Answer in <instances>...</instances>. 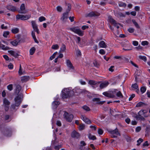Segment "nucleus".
I'll return each instance as SVG.
<instances>
[{"label":"nucleus","instance_id":"f257e3e1","mask_svg":"<svg viewBox=\"0 0 150 150\" xmlns=\"http://www.w3.org/2000/svg\"><path fill=\"white\" fill-rule=\"evenodd\" d=\"M74 95V92L69 88H65L62 91V97L63 99L67 98Z\"/></svg>","mask_w":150,"mask_h":150},{"label":"nucleus","instance_id":"f03ea898","mask_svg":"<svg viewBox=\"0 0 150 150\" xmlns=\"http://www.w3.org/2000/svg\"><path fill=\"white\" fill-rule=\"evenodd\" d=\"M69 30L75 33L78 34L80 36H82L83 35V32L78 26L70 28H69Z\"/></svg>","mask_w":150,"mask_h":150},{"label":"nucleus","instance_id":"7ed1b4c3","mask_svg":"<svg viewBox=\"0 0 150 150\" xmlns=\"http://www.w3.org/2000/svg\"><path fill=\"white\" fill-rule=\"evenodd\" d=\"M64 118L66 120V121L71 122L74 116L72 114H69L67 112L65 111L63 115Z\"/></svg>","mask_w":150,"mask_h":150},{"label":"nucleus","instance_id":"20e7f679","mask_svg":"<svg viewBox=\"0 0 150 150\" xmlns=\"http://www.w3.org/2000/svg\"><path fill=\"white\" fill-rule=\"evenodd\" d=\"M31 17L30 15H23L18 14L16 16V19H20L21 20H25Z\"/></svg>","mask_w":150,"mask_h":150},{"label":"nucleus","instance_id":"39448f33","mask_svg":"<svg viewBox=\"0 0 150 150\" xmlns=\"http://www.w3.org/2000/svg\"><path fill=\"white\" fill-rule=\"evenodd\" d=\"M3 104L4 105L5 110L6 111H8L9 109V105H10V102L6 98H4L3 99Z\"/></svg>","mask_w":150,"mask_h":150},{"label":"nucleus","instance_id":"423d86ee","mask_svg":"<svg viewBox=\"0 0 150 150\" xmlns=\"http://www.w3.org/2000/svg\"><path fill=\"white\" fill-rule=\"evenodd\" d=\"M72 91L74 92V93H77V95H79L82 93H84L87 92V91L85 90L81 89L78 88H76L74 89Z\"/></svg>","mask_w":150,"mask_h":150},{"label":"nucleus","instance_id":"0eeeda50","mask_svg":"<svg viewBox=\"0 0 150 150\" xmlns=\"http://www.w3.org/2000/svg\"><path fill=\"white\" fill-rule=\"evenodd\" d=\"M14 100L15 101V105L16 107L19 106L22 102L21 98L19 96H18L16 97L14 99Z\"/></svg>","mask_w":150,"mask_h":150},{"label":"nucleus","instance_id":"6e6552de","mask_svg":"<svg viewBox=\"0 0 150 150\" xmlns=\"http://www.w3.org/2000/svg\"><path fill=\"white\" fill-rule=\"evenodd\" d=\"M19 13L25 14L27 13V11L25 10V4H22L20 6V10L18 11Z\"/></svg>","mask_w":150,"mask_h":150},{"label":"nucleus","instance_id":"1a4fd4ad","mask_svg":"<svg viewBox=\"0 0 150 150\" xmlns=\"http://www.w3.org/2000/svg\"><path fill=\"white\" fill-rule=\"evenodd\" d=\"M100 14L96 11H92L89 13L87 16L89 17H96L100 16Z\"/></svg>","mask_w":150,"mask_h":150},{"label":"nucleus","instance_id":"9d476101","mask_svg":"<svg viewBox=\"0 0 150 150\" xmlns=\"http://www.w3.org/2000/svg\"><path fill=\"white\" fill-rule=\"evenodd\" d=\"M69 12L66 11L65 13H64L63 14V16L61 18V19L63 22H65L66 20L68 18Z\"/></svg>","mask_w":150,"mask_h":150},{"label":"nucleus","instance_id":"9b49d317","mask_svg":"<svg viewBox=\"0 0 150 150\" xmlns=\"http://www.w3.org/2000/svg\"><path fill=\"white\" fill-rule=\"evenodd\" d=\"M92 101L93 102H96V104H103L105 102V101H100V99L99 98H94L93 99Z\"/></svg>","mask_w":150,"mask_h":150},{"label":"nucleus","instance_id":"f8f14e48","mask_svg":"<svg viewBox=\"0 0 150 150\" xmlns=\"http://www.w3.org/2000/svg\"><path fill=\"white\" fill-rule=\"evenodd\" d=\"M6 8L8 10L13 12H14L16 10V7L11 5L7 6Z\"/></svg>","mask_w":150,"mask_h":150},{"label":"nucleus","instance_id":"ddd939ff","mask_svg":"<svg viewBox=\"0 0 150 150\" xmlns=\"http://www.w3.org/2000/svg\"><path fill=\"white\" fill-rule=\"evenodd\" d=\"M71 136L72 137L78 138L80 136V135L79 133L75 131H74L71 134Z\"/></svg>","mask_w":150,"mask_h":150},{"label":"nucleus","instance_id":"4468645a","mask_svg":"<svg viewBox=\"0 0 150 150\" xmlns=\"http://www.w3.org/2000/svg\"><path fill=\"white\" fill-rule=\"evenodd\" d=\"M109 84V83L108 81H105L100 83V89H103L107 86Z\"/></svg>","mask_w":150,"mask_h":150},{"label":"nucleus","instance_id":"2eb2a0df","mask_svg":"<svg viewBox=\"0 0 150 150\" xmlns=\"http://www.w3.org/2000/svg\"><path fill=\"white\" fill-rule=\"evenodd\" d=\"M110 134H113L116 135L120 136V134L119 132L118 131V129L116 128L114 130L110 131H109Z\"/></svg>","mask_w":150,"mask_h":150},{"label":"nucleus","instance_id":"dca6fc26","mask_svg":"<svg viewBox=\"0 0 150 150\" xmlns=\"http://www.w3.org/2000/svg\"><path fill=\"white\" fill-rule=\"evenodd\" d=\"M103 94L107 97L110 98H113L115 97V96L114 95L107 92H105L103 93Z\"/></svg>","mask_w":150,"mask_h":150},{"label":"nucleus","instance_id":"f3484780","mask_svg":"<svg viewBox=\"0 0 150 150\" xmlns=\"http://www.w3.org/2000/svg\"><path fill=\"white\" fill-rule=\"evenodd\" d=\"M8 52L13 57H16L19 56V54L13 50H8Z\"/></svg>","mask_w":150,"mask_h":150},{"label":"nucleus","instance_id":"a211bd4d","mask_svg":"<svg viewBox=\"0 0 150 150\" xmlns=\"http://www.w3.org/2000/svg\"><path fill=\"white\" fill-rule=\"evenodd\" d=\"M67 66L70 68V69H74V67L73 66L72 63L71 62L70 60L67 59Z\"/></svg>","mask_w":150,"mask_h":150},{"label":"nucleus","instance_id":"6ab92c4d","mask_svg":"<svg viewBox=\"0 0 150 150\" xmlns=\"http://www.w3.org/2000/svg\"><path fill=\"white\" fill-rule=\"evenodd\" d=\"M20 41V40H15L14 41L11 42L10 43L13 46H16L17 45Z\"/></svg>","mask_w":150,"mask_h":150},{"label":"nucleus","instance_id":"aec40b11","mask_svg":"<svg viewBox=\"0 0 150 150\" xmlns=\"http://www.w3.org/2000/svg\"><path fill=\"white\" fill-rule=\"evenodd\" d=\"M21 89V86L19 85H18L16 86V93L18 95Z\"/></svg>","mask_w":150,"mask_h":150},{"label":"nucleus","instance_id":"412c9836","mask_svg":"<svg viewBox=\"0 0 150 150\" xmlns=\"http://www.w3.org/2000/svg\"><path fill=\"white\" fill-rule=\"evenodd\" d=\"M29 79V76H24L22 77L21 81L23 82H25L28 81Z\"/></svg>","mask_w":150,"mask_h":150},{"label":"nucleus","instance_id":"4be33fe9","mask_svg":"<svg viewBox=\"0 0 150 150\" xmlns=\"http://www.w3.org/2000/svg\"><path fill=\"white\" fill-rule=\"evenodd\" d=\"M99 45L101 47L106 48L107 47V45L105 44V42L103 41H101L99 43Z\"/></svg>","mask_w":150,"mask_h":150},{"label":"nucleus","instance_id":"5701e85b","mask_svg":"<svg viewBox=\"0 0 150 150\" xmlns=\"http://www.w3.org/2000/svg\"><path fill=\"white\" fill-rule=\"evenodd\" d=\"M80 145L79 146V149H80L82 150L83 149V147L85 146L86 145V144L83 141H81L80 142Z\"/></svg>","mask_w":150,"mask_h":150},{"label":"nucleus","instance_id":"b1692460","mask_svg":"<svg viewBox=\"0 0 150 150\" xmlns=\"http://www.w3.org/2000/svg\"><path fill=\"white\" fill-rule=\"evenodd\" d=\"M31 23L32 27L34 30L38 28L37 25L35 21H31Z\"/></svg>","mask_w":150,"mask_h":150},{"label":"nucleus","instance_id":"393cba45","mask_svg":"<svg viewBox=\"0 0 150 150\" xmlns=\"http://www.w3.org/2000/svg\"><path fill=\"white\" fill-rule=\"evenodd\" d=\"M132 21L137 28L139 29L140 28L139 26L134 19L132 20Z\"/></svg>","mask_w":150,"mask_h":150},{"label":"nucleus","instance_id":"a878e982","mask_svg":"<svg viewBox=\"0 0 150 150\" xmlns=\"http://www.w3.org/2000/svg\"><path fill=\"white\" fill-rule=\"evenodd\" d=\"M2 49L4 50H8L11 49V48L8 46H6L2 44L1 47Z\"/></svg>","mask_w":150,"mask_h":150},{"label":"nucleus","instance_id":"bb28decb","mask_svg":"<svg viewBox=\"0 0 150 150\" xmlns=\"http://www.w3.org/2000/svg\"><path fill=\"white\" fill-rule=\"evenodd\" d=\"M36 50V49L34 47H33L31 48L30 50V54L31 55H33Z\"/></svg>","mask_w":150,"mask_h":150},{"label":"nucleus","instance_id":"cd10ccee","mask_svg":"<svg viewBox=\"0 0 150 150\" xmlns=\"http://www.w3.org/2000/svg\"><path fill=\"white\" fill-rule=\"evenodd\" d=\"M59 101H54L52 103V105L54 108H56L57 105L59 104Z\"/></svg>","mask_w":150,"mask_h":150},{"label":"nucleus","instance_id":"c85d7f7f","mask_svg":"<svg viewBox=\"0 0 150 150\" xmlns=\"http://www.w3.org/2000/svg\"><path fill=\"white\" fill-rule=\"evenodd\" d=\"M88 137L89 139L93 140L96 139L95 136L92 135L90 133L88 134Z\"/></svg>","mask_w":150,"mask_h":150},{"label":"nucleus","instance_id":"c756f323","mask_svg":"<svg viewBox=\"0 0 150 150\" xmlns=\"http://www.w3.org/2000/svg\"><path fill=\"white\" fill-rule=\"evenodd\" d=\"M12 33L14 34L18 33L19 31V29L18 28L13 29L11 30Z\"/></svg>","mask_w":150,"mask_h":150},{"label":"nucleus","instance_id":"7c9ffc66","mask_svg":"<svg viewBox=\"0 0 150 150\" xmlns=\"http://www.w3.org/2000/svg\"><path fill=\"white\" fill-rule=\"evenodd\" d=\"M110 23L112 24H113L114 26H116V21L113 19L112 18H110Z\"/></svg>","mask_w":150,"mask_h":150},{"label":"nucleus","instance_id":"2f4dec72","mask_svg":"<svg viewBox=\"0 0 150 150\" xmlns=\"http://www.w3.org/2000/svg\"><path fill=\"white\" fill-rule=\"evenodd\" d=\"M66 50V46L63 44L62 47L60 48V52H63L64 51Z\"/></svg>","mask_w":150,"mask_h":150},{"label":"nucleus","instance_id":"473e14b6","mask_svg":"<svg viewBox=\"0 0 150 150\" xmlns=\"http://www.w3.org/2000/svg\"><path fill=\"white\" fill-rule=\"evenodd\" d=\"M9 32L8 31H4L3 34V36L4 38H7L8 35H9Z\"/></svg>","mask_w":150,"mask_h":150},{"label":"nucleus","instance_id":"72a5a7b5","mask_svg":"<svg viewBox=\"0 0 150 150\" xmlns=\"http://www.w3.org/2000/svg\"><path fill=\"white\" fill-rule=\"evenodd\" d=\"M93 64L95 67H98L99 66V64L96 60H94L93 62Z\"/></svg>","mask_w":150,"mask_h":150},{"label":"nucleus","instance_id":"f704fd0d","mask_svg":"<svg viewBox=\"0 0 150 150\" xmlns=\"http://www.w3.org/2000/svg\"><path fill=\"white\" fill-rule=\"evenodd\" d=\"M143 141V140L141 138H139L138 140H137V142L138 143L137 144V146H139L141 142H142Z\"/></svg>","mask_w":150,"mask_h":150},{"label":"nucleus","instance_id":"c9c22d12","mask_svg":"<svg viewBox=\"0 0 150 150\" xmlns=\"http://www.w3.org/2000/svg\"><path fill=\"white\" fill-rule=\"evenodd\" d=\"M146 90L145 87H142L140 88V91L142 93H144Z\"/></svg>","mask_w":150,"mask_h":150},{"label":"nucleus","instance_id":"e433bc0d","mask_svg":"<svg viewBox=\"0 0 150 150\" xmlns=\"http://www.w3.org/2000/svg\"><path fill=\"white\" fill-rule=\"evenodd\" d=\"M11 133V131L9 130H6L5 132V134L7 135V136H10Z\"/></svg>","mask_w":150,"mask_h":150},{"label":"nucleus","instance_id":"4c0bfd02","mask_svg":"<svg viewBox=\"0 0 150 150\" xmlns=\"http://www.w3.org/2000/svg\"><path fill=\"white\" fill-rule=\"evenodd\" d=\"M139 59L143 60L144 62H146V58L145 56L140 55L139 56Z\"/></svg>","mask_w":150,"mask_h":150},{"label":"nucleus","instance_id":"58836bf2","mask_svg":"<svg viewBox=\"0 0 150 150\" xmlns=\"http://www.w3.org/2000/svg\"><path fill=\"white\" fill-rule=\"evenodd\" d=\"M150 132V126H147L145 129V132L146 133H148Z\"/></svg>","mask_w":150,"mask_h":150},{"label":"nucleus","instance_id":"ea45409f","mask_svg":"<svg viewBox=\"0 0 150 150\" xmlns=\"http://www.w3.org/2000/svg\"><path fill=\"white\" fill-rule=\"evenodd\" d=\"M85 128V125L83 124H80L79 125V129L80 130H82Z\"/></svg>","mask_w":150,"mask_h":150},{"label":"nucleus","instance_id":"a19ab883","mask_svg":"<svg viewBox=\"0 0 150 150\" xmlns=\"http://www.w3.org/2000/svg\"><path fill=\"white\" fill-rule=\"evenodd\" d=\"M59 48V46L57 45H52V48L54 50H56L58 49Z\"/></svg>","mask_w":150,"mask_h":150},{"label":"nucleus","instance_id":"79ce46f5","mask_svg":"<svg viewBox=\"0 0 150 150\" xmlns=\"http://www.w3.org/2000/svg\"><path fill=\"white\" fill-rule=\"evenodd\" d=\"M88 83L91 85H96V83L95 81H94L93 80H90L89 81Z\"/></svg>","mask_w":150,"mask_h":150},{"label":"nucleus","instance_id":"37998d69","mask_svg":"<svg viewBox=\"0 0 150 150\" xmlns=\"http://www.w3.org/2000/svg\"><path fill=\"white\" fill-rule=\"evenodd\" d=\"M116 96L117 97H119L121 98H123V97L122 94L120 91H119L117 93H116Z\"/></svg>","mask_w":150,"mask_h":150},{"label":"nucleus","instance_id":"c03bdc74","mask_svg":"<svg viewBox=\"0 0 150 150\" xmlns=\"http://www.w3.org/2000/svg\"><path fill=\"white\" fill-rule=\"evenodd\" d=\"M82 108L83 109L87 111H89L90 110V109L87 106H83Z\"/></svg>","mask_w":150,"mask_h":150},{"label":"nucleus","instance_id":"a18cd8bd","mask_svg":"<svg viewBox=\"0 0 150 150\" xmlns=\"http://www.w3.org/2000/svg\"><path fill=\"white\" fill-rule=\"evenodd\" d=\"M118 5L120 7H125L126 6V4L125 3L122 2L119 3Z\"/></svg>","mask_w":150,"mask_h":150},{"label":"nucleus","instance_id":"49530a36","mask_svg":"<svg viewBox=\"0 0 150 150\" xmlns=\"http://www.w3.org/2000/svg\"><path fill=\"white\" fill-rule=\"evenodd\" d=\"M84 122L86 123L87 124H90L91 123V122L90 120L88 118H86L85 120L84 121Z\"/></svg>","mask_w":150,"mask_h":150},{"label":"nucleus","instance_id":"de8ad7c7","mask_svg":"<svg viewBox=\"0 0 150 150\" xmlns=\"http://www.w3.org/2000/svg\"><path fill=\"white\" fill-rule=\"evenodd\" d=\"M8 89L11 91L13 89V85L12 84H10L7 86Z\"/></svg>","mask_w":150,"mask_h":150},{"label":"nucleus","instance_id":"09e8293b","mask_svg":"<svg viewBox=\"0 0 150 150\" xmlns=\"http://www.w3.org/2000/svg\"><path fill=\"white\" fill-rule=\"evenodd\" d=\"M46 18L44 16H41L39 18V20L40 22H42V21L45 20Z\"/></svg>","mask_w":150,"mask_h":150},{"label":"nucleus","instance_id":"8fccbe9b","mask_svg":"<svg viewBox=\"0 0 150 150\" xmlns=\"http://www.w3.org/2000/svg\"><path fill=\"white\" fill-rule=\"evenodd\" d=\"M149 43V42L147 41H143L142 42V45L143 46L147 45H148Z\"/></svg>","mask_w":150,"mask_h":150},{"label":"nucleus","instance_id":"3c124183","mask_svg":"<svg viewBox=\"0 0 150 150\" xmlns=\"http://www.w3.org/2000/svg\"><path fill=\"white\" fill-rule=\"evenodd\" d=\"M132 87L135 89H137L138 88V86L136 83L132 84Z\"/></svg>","mask_w":150,"mask_h":150},{"label":"nucleus","instance_id":"603ef678","mask_svg":"<svg viewBox=\"0 0 150 150\" xmlns=\"http://www.w3.org/2000/svg\"><path fill=\"white\" fill-rule=\"evenodd\" d=\"M103 131L102 129H101L100 128H99L98 129V132L99 134H100V135L102 134H103Z\"/></svg>","mask_w":150,"mask_h":150},{"label":"nucleus","instance_id":"864d4df0","mask_svg":"<svg viewBox=\"0 0 150 150\" xmlns=\"http://www.w3.org/2000/svg\"><path fill=\"white\" fill-rule=\"evenodd\" d=\"M144 104V103L142 102H139L137 104L136 107H140Z\"/></svg>","mask_w":150,"mask_h":150},{"label":"nucleus","instance_id":"5fc2aeb1","mask_svg":"<svg viewBox=\"0 0 150 150\" xmlns=\"http://www.w3.org/2000/svg\"><path fill=\"white\" fill-rule=\"evenodd\" d=\"M61 147V145H58L57 146H54V148L55 150H59V149Z\"/></svg>","mask_w":150,"mask_h":150},{"label":"nucleus","instance_id":"6e6d98bb","mask_svg":"<svg viewBox=\"0 0 150 150\" xmlns=\"http://www.w3.org/2000/svg\"><path fill=\"white\" fill-rule=\"evenodd\" d=\"M132 44L134 46H137L138 45V42L136 41H133L132 42Z\"/></svg>","mask_w":150,"mask_h":150},{"label":"nucleus","instance_id":"4d7b16f0","mask_svg":"<svg viewBox=\"0 0 150 150\" xmlns=\"http://www.w3.org/2000/svg\"><path fill=\"white\" fill-rule=\"evenodd\" d=\"M149 144L148 143V142L147 141H146L143 144V146L144 147H145L146 146H149Z\"/></svg>","mask_w":150,"mask_h":150},{"label":"nucleus","instance_id":"13d9d810","mask_svg":"<svg viewBox=\"0 0 150 150\" xmlns=\"http://www.w3.org/2000/svg\"><path fill=\"white\" fill-rule=\"evenodd\" d=\"M18 73L20 75H21L23 74L21 69V65H20L19 69L18 71Z\"/></svg>","mask_w":150,"mask_h":150},{"label":"nucleus","instance_id":"bf43d9fd","mask_svg":"<svg viewBox=\"0 0 150 150\" xmlns=\"http://www.w3.org/2000/svg\"><path fill=\"white\" fill-rule=\"evenodd\" d=\"M8 68L10 69H13V65L12 63H10V64L8 65Z\"/></svg>","mask_w":150,"mask_h":150},{"label":"nucleus","instance_id":"052dcab7","mask_svg":"<svg viewBox=\"0 0 150 150\" xmlns=\"http://www.w3.org/2000/svg\"><path fill=\"white\" fill-rule=\"evenodd\" d=\"M135 96V95L134 94H132L131 96L129 98V100L131 101L132 100L133 98Z\"/></svg>","mask_w":150,"mask_h":150},{"label":"nucleus","instance_id":"680f3d73","mask_svg":"<svg viewBox=\"0 0 150 150\" xmlns=\"http://www.w3.org/2000/svg\"><path fill=\"white\" fill-rule=\"evenodd\" d=\"M99 53L101 54H105V51L103 49H100L99 50Z\"/></svg>","mask_w":150,"mask_h":150},{"label":"nucleus","instance_id":"e2e57ef3","mask_svg":"<svg viewBox=\"0 0 150 150\" xmlns=\"http://www.w3.org/2000/svg\"><path fill=\"white\" fill-rule=\"evenodd\" d=\"M1 28L2 29H6L8 28L7 26H4V24H2L1 26Z\"/></svg>","mask_w":150,"mask_h":150},{"label":"nucleus","instance_id":"0e129e2a","mask_svg":"<svg viewBox=\"0 0 150 150\" xmlns=\"http://www.w3.org/2000/svg\"><path fill=\"white\" fill-rule=\"evenodd\" d=\"M144 110H141L140 111L138 112V115L139 116H141V115H142L144 113Z\"/></svg>","mask_w":150,"mask_h":150},{"label":"nucleus","instance_id":"69168bd1","mask_svg":"<svg viewBox=\"0 0 150 150\" xmlns=\"http://www.w3.org/2000/svg\"><path fill=\"white\" fill-rule=\"evenodd\" d=\"M127 31L129 33H132L134 32V29L133 28H130L128 29Z\"/></svg>","mask_w":150,"mask_h":150},{"label":"nucleus","instance_id":"338daca9","mask_svg":"<svg viewBox=\"0 0 150 150\" xmlns=\"http://www.w3.org/2000/svg\"><path fill=\"white\" fill-rule=\"evenodd\" d=\"M77 40L76 42L77 43L79 44L81 41V38L79 37H77Z\"/></svg>","mask_w":150,"mask_h":150},{"label":"nucleus","instance_id":"774afa93","mask_svg":"<svg viewBox=\"0 0 150 150\" xmlns=\"http://www.w3.org/2000/svg\"><path fill=\"white\" fill-rule=\"evenodd\" d=\"M141 127H137L136 129V132H138L141 130Z\"/></svg>","mask_w":150,"mask_h":150}]
</instances>
